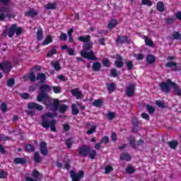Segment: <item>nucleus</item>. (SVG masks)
Returning a JSON list of instances; mask_svg holds the SVG:
<instances>
[{
	"mask_svg": "<svg viewBox=\"0 0 181 181\" xmlns=\"http://www.w3.org/2000/svg\"><path fill=\"white\" fill-rule=\"evenodd\" d=\"M53 117H54V115L52 112L43 115L42 116L41 125L43 128H45V129H49V128H50L52 132H56V131H57L56 129V124H57V122H56V119H50L53 118Z\"/></svg>",
	"mask_w": 181,
	"mask_h": 181,
	"instance_id": "nucleus-1",
	"label": "nucleus"
},
{
	"mask_svg": "<svg viewBox=\"0 0 181 181\" xmlns=\"http://www.w3.org/2000/svg\"><path fill=\"white\" fill-rule=\"evenodd\" d=\"M22 32H23V29L21 27L18 28L17 24H12L9 28L6 27V30L3 32L2 36L4 37H6L7 36L8 37H13L15 33L16 36H19L22 34Z\"/></svg>",
	"mask_w": 181,
	"mask_h": 181,
	"instance_id": "nucleus-2",
	"label": "nucleus"
},
{
	"mask_svg": "<svg viewBox=\"0 0 181 181\" xmlns=\"http://www.w3.org/2000/svg\"><path fill=\"white\" fill-rule=\"evenodd\" d=\"M91 47H93V42L89 41V42L85 43L83 45V50L81 51V55L84 59H88V60H93V62H97L98 59L94 55V52H88V50L91 49Z\"/></svg>",
	"mask_w": 181,
	"mask_h": 181,
	"instance_id": "nucleus-3",
	"label": "nucleus"
},
{
	"mask_svg": "<svg viewBox=\"0 0 181 181\" xmlns=\"http://www.w3.org/2000/svg\"><path fill=\"white\" fill-rule=\"evenodd\" d=\"M40 93L37 97V101H39V103H42L43 101H49L50 100V97L47 94L52 88L49 85H42L40 87Z\"/></svg>",
	"mask_w": 181,
	"mask_h": 181,
	"instance_id": "nucleus-4",
	"label": "nucleus"
},
{
	"mask_svg": "<svg viewBox=\"0 0 181 181\" xmlns=\"http://www.w3.org/2000/svg\"><path fill=\"white\" fill-rule=\"evenodd\" d=\"M43 104H45L47 107H49V110L53 112L57 111L59 110V100L58 99H52L49 97V100L42 101Z\"/></svg>",
	"mask_w": 181,
	"mask_h": 181,
	"instance_id": "nucleus-5",
	"label": "nucleus"
},
{
	"mask_svg": "<svg viewBox=\"0 0 181 181\" xmlns=\"http://www.w3.org/2000/svg\"><path fill=\"white\" fill-rule=\"evenodd\" d=\"M28 108L29 109V110H27L26 112L28 115L31 116L35 115V111H33V110H37V111H43V106L36 103H29L28 104Z\"/></svg>",
	"mask_w": 181,
	"mask_h": 181,
	"instance_id": "nucleus-6",
	"label": "nucleus"
},
{
	"mask_svg": "<svg viewBox=\"0 0 181 181\" xmlns=\"http://www.w3.org/2000/svg\"><path fill=\"white\" fill-rule=\"evenodd\" d=\"M0 21H5L6 18H11L12 10L9 6H4L0 9Z\"/></svg>",
	"mask_w": 181,
	"mask_h": 181,
	"instance_id": "nucleus-7",
	"label": "nucleus"
},
{
	"mask_svg": "<svg viewBox=\"0 0 181 181\" xmlns=\"http://www.w3.org/2000/svg\"><path fill=\"white\" fill-rule=\"evenodd\" d=\"M171 83H175V82H172L170 79H168L167 82H162L161 83H160L161 91L163 93H165L166 94H168V93L170 91V87H172Z\"/></svg>",
	"mask_w": 181,
	"mask_h": 181,
	"instance_id": "nucleus-8",
	"label": "nucleus"
},
{
	"mask_svg": "<svg viewBox=\"0 0 181 181\" xmlns=\"http://www.w3.org/2000/svg\"><path fill=\"white\" fill-rule=\"evenodd\" d=\"M90 146H81L78 148V154L80 156L86 157L88 156L90 152Z\"/></svg>",
	"mask_w": 181,
	"mask_h": 181,
	"instance_id": "nucleus-9",
	"label": "nucleus"
},
{
	"mask_svg": "<svg viewBox=\"0 0 181 181\" xmlns=\"http://www.w3.org/2000/svg\"><path fill=\"white\" fill-rule=\"evenodd\" d=\"M12 69V65L8 61L0 63V70H2L4 73H9Z\"/></svg>",
	"mask_w": 181,
	"mask_h": 181,
	"instance_id": "nucleus-10",
	"label": "nucleus"
},
{
	"mask_svg": "<svg viewBox=\"0 0 181 181\" xmlns=\"http://www.w3.org/2000/svg\"><path fill=\"white\" fill-rule=\"evenodd\" d=\"M136 85L134 83H130L129 86L126 89V95L127 97H132L135 94Z\"/></svg>",
	"mask_w": 181,
	"mask_h": 181,
	"instance_id": "nucleus-11",
	"label": "nucleus"
},
{
	"mask_svg": "<svg viewBox=\"0 0 181 181\" xmlns=\"http://www.w3.org/2000/svg\"><path fill=\"white\" fill-rule=\"evenodd\" d=\"M84 177V171H79L76 173L74 171L71 172V177L72 181H80V180Z\"/></svg>",
	"mask_w": 181,
	"mask_h": 181,
	"instance_id": "nucleus-12",
	"label": "nucleus"
},
{
	"mask_svg": "<svg viewBox=\"0 0 181 181\" xmlns=\"http://www.w3.org/2000/svg\"><path fill=\"white\" fill-rule=\"evenodd\" d=\"M40 151L43 156H47L49 151L47 150V144H46V142H41L40 144Z\"/></svg>",
	"mask_w": 181,
	"mask_h": 181,
	"instance_id": "nucleus-13",
	"label": "nucleus"
},
{
	"mask_svg": "<svg viewBox=\"0 0 181 181\" xmlns=\"http://www.w3.org/2000/svg\"><path fill=\"white\" fill-rule=\"evenodd\" d=\"M116 60L115 61V64L116 67L118 69H121L124 67V62H122V57L121 55L117 54L115 56Z\"/></svg>",
	"mask_w": 181,
	"mask_h": 181,
	"instance_id": "nucleus-14",
	"label": "nucleus"
},
{
	"mask_svg": "<svg viewBox=\"0 0 181 181\" xmlns=\"http://www.w3.org/2000/svg\"><path fill=\"white\" fill-rule=\"evenodd\" d=\"M71 93L76 97L77 100H80V98H83V94L81 93V92L78 89V88H75L71 90Z\"/></svg>",
	"mask_w": 181,
	"mask_h": 181,
	"instance_id": "nucleus-15",
	"label": "nucleus"
},
{
	"mask_svg": "<svg viewBox=\"0 0 181 181\" xmlns=\"http://www.w3.org/2000/svg\"><path fill=\"white\" fill-rule=\"evenodd\" d=\"M116 42L119 45H122V43H128V37L119 35L116 40Z\"/></svg>",
	"mask_w": 181,
	"mask_h": 181,
	"instance_id": "nucleus-16",
	"label": "nucleus"
},
{
	"mask_svg": "<svg viewBox=\"0 0 181 181\" xmlns=\"http://www.w3.org/2000/svg\"><path fill=\"white\" fill-rule=\"evenodd\" d=\"M45 8L47 11H49L50 9H56V8H57V3L56 1L48 3L45 6Z\"/></svg>",
	"mask_w": 181,
	"mask_h": 181,
	"instance_id": "nucleus-17",
	"label": "nucleus"
},
{
	"mask_svg": "<svg viewBox=\"0 0 181 181\" xmlns=\"http://www.w3.org/2000/svg\"><path fill=\"white\" fill-rule=\"evenodd\" d=\"M155 60H156V57L154 55L148 54L146 56V62L148 64H153L155 63Z\"/></svg>",
	"mask_w": 181,
	"mask_h": 181,
	"instance_id": "nucleus-18",
	"label": "nucleus"
},
{
	"mask_svg": "<svg viewBox=\"0 0 181 181\" xmlns=\"http://www.w3.org/2000/svg\"><path fill=\"white\" fill-rule=\"evenodd\" d=\"M143 39H144V42L146 46H148L149 47H153V41H151V40L149 39L148 36H143Z\"/></svg>",
	"mask_w": 181,
	"mask_h": 181,
	"instance_id": "nucleus-19",
	"label": "nucleus"
},
{
	"mask_svg": "<svg viewBox=\"0 0 181 181\" xmlns=\"http://www.w3.org/2000/svg\"><path fill=\"white\" fill-rule=\"evenodd\" d=\"M13 162L15 165H25L26 163V159L23 158H16Z\"/></svg>",
	"mask_w": 181,
	"mask_h": 181,
	"instance_id": "nucleus-20",
	"label": "nucleus"
},
{
	"mask_svg": "<svg viewBox=\"0 0 181 181\" xmlns=\"http://www.w3.org/2000/svg\"><path fill=\"white\" fill-rule=\"evenodd\" d=\"M36 80L37 81H40V83H45L46 81V74L43 73L38 74L36 77Z\"/></svg>",
	"mask_w": 181,
	"mask_h": 181,
	"instance_id": "nucleus-21",
	"label": "nucleus"
},
{
	"mask_svg": "<svg viewBox=\"0 0 181 181\" xmlns=\"http://www.w3.org/2000/svg\"><path fill=\"white\" fill-rule=\"evenodd\" d=\"M90 39H91V36L90 35L81 36L78 38L79 42H83L84 43H88L90 42Z\"/></svg>",
	"mask_w": 181,
	"mask_h": 181,
	"instance_id": "nucleus-22",
	"label": "nucleus"
},
{
	"mask_svg": "<svg viewBox=\"0 0 181 181\" xmlns=\"http://www.w3.org/2000/svg\"><path fill=\"white\" fill-rule=\"evenodd\" d=\"M171 84L175 94H177L178 95H181V89L179 88V86H177V84L176 83H171Z\"/></svg>",
	"mask_w": 181,
	"mask_h": 181,
	"instance_id": "nucleus-23",
	"label": "nucleus"
},
{
	"mask_svg": "<svg viewBox=\"0 0 181 181\" xmlns=\"http://www.w3.org/2000/svg\"><path fill=\"white\" fill-rule=\"evenodd\" d=\"M92 69L94 71H100V70H101V64L98 62L93 63Z\"/></svg>",
	"mask_w": 181,
	"mask_h": 181,
	"instance_id": "nucleus-24",
	"label": "nucleus"
},
{
	"mask_svg": "<svg viewBox=\"0 0 181 181\" xmlns=\"http://www.w3.org/2000/svg\"><path fill=\"white\" fill-rule=\"evenodd\" d=\"M69 107L66 105H59L58 110L61 114H64L68 110Z\"/></svg>",
	"mask_w": 181,
	"mask_h": 181,
	"instance_id": "nucleus-25",
	"label": "nucleus"
},
{
	"mask_svg": "<svg viewBox=\"0 0 181 181\" xmlns=\"http://www.w3.org/2000/svg\"><path fill=\"white\" fill-rule=\"evenodd\" d=\"M168 145L171 149H176V148H177V145H179V142L177 141H170L168 142Z\"/></svg>",
	"mask_w": 181,
	"mask_h": 181,
	"instance_id": "nucleus-26",
	"label": "nucleus"
},
{
	"mask_svg": "<svg viewBox=\"0 0 181 181\" xmlns=\"http://www.w3.org/2000/svg\"><path fill=\"white\" fill-rule=\"evenodd\" d=\"M106 86L109 93L114 92L115 90V87H117V85H115V83H107Z\"/></svg>",
	"mask_w": 181,
	"mask_h": 181,
	"instance_id": "nucleus-27",
	"label": "nucleus"
},
{
	"mask_svg": "<svg viewBox=\"0 0 181 181\" xmlns=\"http://www.w3.org/2000/svg\"><path fill=\"white\" fill-rule=\"evenodd\" d=\"M37 11L31 9L26 12L27 16H30V18H35V16H37Z\"/></svg>",
	"mask_w": 181,
	"mask_h": 181,
	"instance_id": "nucleus-28",
	"label": "nucleus"
},
{
	"mask_svg": "<svg viewBox=\"0 0 181 181\" xmlns=\"http://www.w3.org/2000/svg\"><path fill=\"white\" fill-rule=\"evenodd\" d=\"M120 159L121 160H127L128 162L131 160V156L127 153H124L120 155Z\"/></svg>",
	"mask_w": 181,
	"mask_h": 181,
	"instance_id": "nucleus-29",
	"label": "nucleus"
},
{
	"mask_svg": "<svg viewBox=\"0 0 181 181\" xmlns=\"http://www.w3.org/2000/svg\"><path fill=\"white\" fill-rule=\"evenodd\" d=\"M37 40H43V30L42 28H38L37 31Z\"/></svg>",
	"mask_w": 181,
	"mask_h": 181,
	"instance_id": "nucleus-30",
	"label": "nucleus"
},
{
	"mask_svg": "<svg viewBox=\"0 0 181 181\" xmlns=\"http://www.w3.org/2000/svg\"><path fill=\"white\" fill-rule=\"evenodd\" d=\"M118 25V21L115 19H112L109 22L108 28L109 29H112V28H115Z\"/></svg>",
	"mask_w": 181,
	"mask_h": 181,
	"instance_id": "nucleus-31",
	"label": "nucleus"
},
{
	"mask_svg": "<svg viewBox=\"0 0 181 181\" xmlns=\"http://www.w3.org/2000/svg\"><path fill=\"white\" fill-rule=\"evenodd\" d=\"M52 64L54 70H57V71H59L62 69V66H60V63H59V61H56L54 62H52Z\"/></svg>",
	"mask_w": 181,
	"mask_h": 181,
	"instance_id": "nucleus-32",
	"label": "nucleus"
},
{
	"mask_svg": "<svg viewBox=\"0 0 181 181\" xmlns=\"http://www.w3.org/2000/svg\"><path fill=\"white\" fill-rule=\"evenodd\" d=\"M156 8L159 11V12H163L165 11V7L162 1H158L157 3Z\"/></svg>",
	"mask_w": 181,
	"mask_h": 181,
	"instance_id": "nucleus-33",
	"label": "nucleus"
},
{
	"mask_svg": "<svg viewBox=\"0 0 181 181\" xmlns=\"http://www.w3.org/2000/svg\"><path fill=\"white\" fill-rule=\"evenodd\" d=\"M41 160H42V158H40V154H39V153L36 151L34 156V162H35V163H40Z\"/></svg>",
	"mask_w": 181,
	"mask_h": 181,
	"instance_id": "nucleus-34",
	"label": "nucleus"
},
{
	"mask_svg": "<svg viewBox=\"0 0 181 181\" xmlns=\"http://www.w3.org/2000/svg\"><path fill=\"white\" fill-rule=\"evenodd\" d=\"M53 42V39L52 38V36L47 35V38L43 41L42 45L44 46H46L47 45H49V43H52Z\"/></svg>",
	"mask_w": 181,
	"mask_h": 181,
	"instance_id": "nucleus-35",
	"label": "nucleus"
},
{
	"mask_svg": "<svg viewBox=\"0 0 181 181\" xmlns=\"http://www.w3.org/2000/svg\"><path fill=\"white\" fill-rule=\"evenodd\" d=\"M88 156H89V158H90V159H94V158H95V156H97V151H95V150H91L90 147Z\"/></svg>",
	"mask_w": 181,
	"mask_h": 181,
	"instance_id": "nucleus-36",
	"label": "nucleus"
},
{
	"mask_svg": "<svg viewBox=\"0 0 181 181\" xmlns=\"http://www.w3.org/2000/svg\"><path fill=\"white\" fill-rule=\"evenodd\" d=\"M125 64L127 67V70H129V71H131V70H132V69H134V63L132 62V61H127L125 62Z\"/></svg>",
	"mask_w": 181,
	"mask_h": 181,
	"instance_id": "nucleus-37",
	"label": "nucleus"
},
{
	"mask_svg": "<svg viewBox=\"0 0 181 181\" xmlns=\"http://www.w3.org/2000/svg\"><path fill=\"white\" fill-rule=\"evenodd\" d=\"M92 104L94 107H101V105H103V100H101V99H98L94 100Z\"/></svg>",
	"mask_w": 181,
	"mask_h": 181,
	"instance_id": "nucleus-38",
	"label": "nucleus"
},
{
	"mask_svg": "<svg viewBox=\"0 0 181 181\" xmlns=\"http://www.w3.org/2000/svg\"><path fill=\"white\" fill-rule=\"evenodd\" d=\"M73 144H74L73 139H68L65 141V144L66 145V146L69 149H70V148H71V145H73Z\"/></svg>",
	"mask_w": 181,
	"mask_h": 181,
	"instance_id": "nucleus-39",
	"label": "nucleus"
},
{
	"mask_svg": "<svg viewBox=\"0 0 181 181\" xmlns=\"http://www.w3.org/2000/svg\"><path fill=\"white\" fill-rule=\"evenodd\" d=\"M129 144L133 149H136V144L135 143V139L134 137H131L129 139Z\"/></svg>",
	"mask_w": 181,
	"mask_h": 181,
	"instance_id": "nucleus-40",
	"label": "nucleus"
},
{
	"mask_svg": "<svg viewBox=\"0 0 181 181\" xmlns=\"http://www.w3.org/2000/svg\"><path fill=\"white\" fill-rule=\"evenodd\" d=\"M26 152H33L35 151V147L32 144H27L25 146Z\"/></svg>",
	"mask_w": 181,
	"mask_h": 181,
	"instance_id": "nucleus-41",
	"label": "nucleus"
},
{
	"mask_svg": "<svg viewBox=\"0 0 181 181\" xmlns=\"http://www.w3.org/2000/svg\"><path fill=\"white\" fill-rule=\"evenodd\" d=\"M71 110L73 115H77L79 112L78 109H77V107L76 106V104H72Z\"/></svg>",
	"mask_w": 181,
	"mask_h": 181,
	"instance_id": "nucleus-42",
	"label": "nucleus"
},
{
	"mask_svg": "<svg viewBox=\"0 0 181 181\" xmlns=\"http://www.w3.org/2000/svg\"><path fill=\"white\" fill-rule=\"evenodd\" d=\"M7 86L8 87H13V86H15V79L13 78H9L8 81H7Z\"/></svg>",
	"mask_w": 181,
	"mask_h": 181,
	"instance_id": "nucleus-43",
	"label": "nucleus"
},
{
	"mask_svg": "<svg viewBox=\"0 0 181 181\" xmlns=\"http://www.w3.org/2000/svg\"><path fill=\"white\" fill-rule=\"evenodd\" d=\"M52 90L54 93H55V94H59L62 93V88H60L59 86H53Z\"/></svg>",
	"mask_w": 181,
	"mask_h": 181,
	"instance_id": "nucleus-44",
	"label": "nucleus"
},
{
	"mask_svg": "<svg viewBox=\"0 0 181 181\" xmlns=\"http://www.w3.org/2000/svg\"><path fill=\"white\" fill-rule=\"evenodd\" d=\"M126 172L129 174L134 173L135 172V168L134 167L129 165L127 168Z\"/></svg>",
	"mask_w": 181,
	"mask_h": 181,
	"instance_id": "nucleus-45",
	"label": "nucleus"
},
{
	"mask_svg": "<svg viewBox=\"0 0 181 181\" xmlns=\"http://www.w3.org/2000/svg\"><path fill=\"white\" fill-rule=\"evenodd\" d=\"M156 104L158 107H159L160 108H165V102L163 101H160V100H157L156 102Z\"/></svg>",
	"mask_w": 181,
	"mask_h": 181,
	"instance_id": "nucleus-46",
	"label": "nucleus"
},
{
	"mask_svg": "<svg viewBox=\"0 0 181 181\" xmlns=\"http://www.w3.org/2000/svg\"><path fill=\"white\" fill-rule=\"evenodd\" d=\"M146 110L148 111L149 114H153V112H155V108L149 105H146Z\"/></svg>",
	"mask_w": 181,
	"mask_h": 181,
	"instance_id": "nucleus-47",
	"label": "nucleus"
},
{
	"mask_svg": "<svg viewBox=\"0 0 181 181\" xmlns=\"http://www.w3.org/2000/svg\"><path fill=\"white\" fill-rule=\"evenodd\" d=\"M107 119H109L110 121H112V119H114V118L115 117V113L110 112L107 114Z\"/></svg>",
	"mask_w": 181,
	"mask_h": 181,
	"instance_id": "nucleus-48",
	"label": "nucleus"
},
{
	"mask_svg": "<svg viewBox=\"0 0 181 181\" xmlns=\"http://www.w3.org/2000/svg\"><path fill=\"white\" fill-rule=\"evenodd\" d=\"M95 129H97V127L93 126L90 129L86 132V134L88 135H91V134H94V132H95Z\"/></svg>",
	"mask_w": 181,
	"mask_h": 181,
	"instance_id": "nucleus-49",
	"label": "nucleus"
},
{
	"mask_svg": "<svg viewBox=\"0 0 181 181\" xmlns=\"http://www.w3.org/2000/svg\"><path fill=\"white\" fill-rule=\"evenodd\" d=\"M180 36H181V34L179 33L178 32H176L175 31L173 33V37L175 40H179L180 39Z\"/></svg>",
	"mask_w": 181,
	"mask_h": 181,
	"instance_id": "nucleus-50",
	"label": "nucleus"
},
{
	"mask_svg": "<svg viewBox=\"0 0 181 181\" xmlns=\"http://www.w3.org/2000/svg\"><path fill=\"white\" fill-rule=\"evenodd\" d=\"M30 81H36V76L33 72L30 74V76H28Z\"/></svg>",
	"mask_w": 181,
	"mask_h": 181,
	"instance_id": "nucleus-51",
	"label": "nucleus"
},
{
	"mask_svg": "<svg viewBox=\"0 0 181 181\" xmlns=\"http://www.w3.org/2000/svg\"><path fill=\"white\" fill-rule=\"evenodd\" d=\"M9 139H11V138H9V136H6L5 134H1L0 135V141H9Z\"/></svg>",
	"mask_w": 181,
	"mask_h": 181,
	"instance_id": "nucleus-52",
	"label": "nucleus"
},
{
	"mask_svg": "<svg viewBox=\"0 0 181 181\" xmlns=\"http://www.w3.org/2000/svg\"><path fill=\"white\" fill-rule=\"evenodd\" d=\"M112 170H114V168L110 165L105 167V172L107 174L110 173V172H112Z\"/></svg>",
	"mask_w": 181,
	"mask_h": 181,
	"instance_id": "nucleus-53",
	"label": "nucleus"
},
{
	"mask_svg": "<svg viewBox=\"0 0 181 181\" xmlns=\"http://www.w3.org/2000/svg\"><path fill=\"white\" fill-rule=\"evenodd\" d=\"M110 74L112 77H117L118 76V72H117V69H111Z\"/></svg>",
	"mask_w": 181,
	"mask_h": 181,
	"instance_id": "nucleus-54",
	"label": "nucleus"
},
{
	"mask_svg": "<svg viewBox=\"0 0 181 181\" xmlns=\"http://www.w3.org/2000/svg\"><path fill=\"white\" fill-rule=\"evenodd\" d=\"M1 110L3 112H6L8 111V106L5 103H2L1 106Z\"/></svg>",
	"mask_w": 181,
	"mask_h": 181,
	"instance_id": "nucleus-55",
	"label": "nucleus"
},
{
	"mask_svg": "<svg viewBox=\"0 0 181 181\" xmlns=\"http://www.w3.org/2000/svg\"><path fill=\"white\" fill-rule=\"evenodd\" d=\"M21 98H23L24 100H28L30 97V94L28 93H24L21 95Z\"/></svg>",
	"mask_w": 181,
	"mask_h": 181,
	"instance_id": "nucleus-56",
	"label": "nucleus"
},
{
	"mask_svg": "<svg viewBox=\"0 0 181 181\" xmlns=\"http://www.w3.org/2000/svg\"><path fill=\"white\" fill-rule=\"evenodd\" d=\"M143 5H147L148 6H152V2L149 0H142Z\"/></svg>",
	"mask_w": 181,
	"mask_h": 181,
	"instance_id": "nucleus-57",
	"label": "nucleus"
},
{
	"mask_svg": "<svg viewBox=\"0 0 181 181\" xmlns=\"http://www.w3.org/2000/svg\"><path fill=\"white\" fill-rule=\"evenodd\" d=\"M103 66L105 67H110V60L107 59H104L103 61Z\"/></svg>",
	"mask_w": 181,
	"mask_h": 181,
	"instance_id": "nucleus-58",
	"label": "nucleus"
},
{
	"mask_svg": "<svg viewBox=\"0 0 181 181\" xmlns=\"http://www.w3.org/2000/svg\"><path fill=\"white\" fill-rule=\"evenodd\" d=\"M53 54H56V49H51L47 54V57H52V56H53Z\"/></svg>",
	"mask_w": 181,
	"mask_h": 181,
	"instance_id": "nucleus-59",
	"label": "nucleus"
},
{
	"mask_svg": "<svg viewBox=\"0 0 181 181\" xmlns=\"http://www.w3.org/2000/svg\"><path fill=\"white\" fill-rule=\"evenodd\" d=\"M8 176V174L5 171L0 170V179H5Z\"/></svg>",
	"mask_w": 181,
	"mask_h": 181,
	"instance_id": "nucleus-60",
	"label": "nucleus"
},
{
	"mask_svg": "<svg viewBox=\"0 0 181 181\" xmlns=\"http://www.w3.org/2000/svg\"><path fill=\"white\" fill-rule=\"evenodd\" d=\"M102 144H108L110 142V139L107 136H104L102 138L100 141Z\"/></svg>",
	"mask_w": 181,
	"mask_h": 181,
	"instance_id": "nucleus-61",
	"label": "nucleus"
},
{
	"mask_svg": "<svg viewBox=\"0 0 181 181\" xmlns=\"http://www.w3.org/2000/svg\"><path fill=\"white\" fill-rule=\"evenodd\" d=\"M59 39L61 40H67V34L62 33Z\"/></svg>",
	"mask_w": 181,
	"mask_h": 181,
	"instance_id": "nucleus-62",
	"label": "nucleus"
},
{
	"mask_svg": "<svg viewBox=\"0 0 181 181\" xmlns=\"http://www.w3.org/2000/svg\"><path fill=\"white\" fill-rule=\"evenodd\" d=\"M141 118L146 119V121H149V116L146 112L141 114Z\"/></svg>",
	"mask_w": 181,
	"mask_h": 181,
	"instance_id": "nucleus-63",
	"label": "nucleus"
},
{
	"mask_svg": "<svg viewBox=\"0 0 181 181\" xmlns=\"http://www.w3.org/2000/svg\"><path fill=\"white\" fill-rule=\"evenodd\" d=\"M165 21H166V23H167L168 25H172V23H173V22H175V18H170L165 19Z\"/></svg>",
	"mask_w": 181,
	"mask_h": 181,
	"instance_id": "nucleus-64",
	"label": "nucleus"
}]
</instances>
